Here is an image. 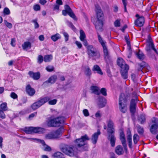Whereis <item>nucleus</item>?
I'll return each instance as SVG.
<instances>
[{"instance_id":"obj_52","label":"nucleus","mask_w":158,"mask_h":158,"mask_svg":"<svg viewBox=\"0 0 158 158\" xmlns=\"http://www.w3.org/2000/svg\"><path fill=\"white\" fill-rule=\"evenodd\" d=\"M63 34L65 38V40L66 42H67L69 40V35L68 33L66 32H63Z\"/></svg>"},{"instance_id":"obj_27","label":"nucleus","mask_w":158,"mask_h":158,"mask_svg":"<svg viewBox=\"0 0 158 158\" xmlns=\"http://www.w3.org/2000/svg\"><path fill=\"white\" fill-rule=\"evenodd\" d=\"M92 70L94 71H96L98 73L101 75H102L103 73L100 67L97 65H94L92 69Z\"/></svg>"},{"instance_id":"obj_22","label":"nucleus","mask_w":158,"mask_h":158,"mask_svg":"<svg viewBox=\"0 0 158 158\" xmlns=\"http://www.w3.org/2000/svg\"><path fill=\"white\" fill-rule=\"evenodd\" d=\"M116 153L119 155H121L124 153L123 148L121 145H118L116 147L115 149Z\"/></svg>"},{"instance_id":"obj_63","label":"nucleus","mask_w":158,"mask_h":158,"mask_svg":"<svg viewBox=\"0 0 158 158\" xmlns=\"http://www.w3.org/2000/svg\"><path fill=\"white\" fill-rule=\"evenodd\" d=\"M33 22L35 23V28H38L39 27V25L36 20L33 21Z\"/></svg>"},{"instance_id":"obj_47","label":"nucleus","mask_w":158,"mask_h":158,"mask_svg":"<svg viewBox=\"0 0 158 158\" xmlns=\"http://www.w3.org/2000/svg\"><path fill=\"white\" fill-rule=\"evenodd\" d=\"M100 94H102L103 95L106 96L107 95L106 90L104 88H102L100 92Z\"/></svg>"},{"instance_id":"obj_32","label":"nucleus","mask_w":158,"mask_h":158,"mask_svg":"<svg viewBox=\"0 0 158 158\" xmlns=\"http://www.w3.org/2000/svg\"><path fill=\"white\" fill-rule=\"evenodd\" d=\"M24 138H25L27 139L36 140L37 141L40 142V143H41L44 146H45V145H46L44 141L43 140H40L36 138H27L25 137H24Z\"/></svg>"},{"instance_id":"obj_10","label":"nucleus","mask_w":158,"mask_h":158,"mask_svg":"<svg viewBox=\"0 0 158 158\" xmlns=\"http://www.w3.org/2000/svg\"><path fill=\"white\" fill-rule=\"evenodd\" d=\"M62 152L72 157L75 155V152L73 148L68 145H65L61 149Z\"/></svg>"},{"instance_id":"obj_36","label":"nucleus","mask_w":158,"mask_h":158,"mask_svg":"<svg viewBox=\"0 0 158 158\" xmlns=\"http://www.w3.org/2000/svg\"><path fill=\"white\" fill-rule=\"evenodd\" d=\"M60 36L59 34L57 33L51 36L52 40L54 41H56L60 38Z\"/></svg>"},{"instance_id":"obj_60","label":"nucleus","mask_w":158,"mask_h":158,"mask_svg":"<svg viewBox=\"0 0 158 158\" xmlns=\"http://www.w3.org/2000/svg\"><path fill=\"white\" fill-rule=\"evenodd\" d=\"M127 45L128 46V49L129 52V54H131V46L130 44V43H129V42H127Z\"/></svg>"},{"instance_id":"obj_43","label":"nucleus","mask_w":158,"mask_h":158,"mask_svg":"<svg viewBox=\"0 0 158 158\" xmlns=\"http://www.w3.org/2000/svg\"><path fill=\"white\" fill-rule=\"evenodd\" d=\"M67 25L70 27L73 31L76 30V28L73 23L67 21L66 22Z\"/></svg>"},{"instance_id":"obj_12","label":"nucleus","mask_w":158,"mask_h":158,"mask_svg":"<svg viewBox=\"0 0 158 158\" xmlns=\"http://www.w3.org/2000/svg\"><path fill=\"white\" fill-rule=\"evenodd\" d=\"M138 101V99L136 98V100L135 99H132L130 102V110L131 113L132 114H134L136 111V107L137 102Z\"/></svg>"},{"instance_id":"obj_4","label":"nucleus","mask_w":158,"mask_h":158,"mask_svg":"<svg viewBox=\"0 0 158 158\" xmlns=\"http://www.w3.org/2000/svg\"><path fill=\"white\" fill-rule=\"evenodd\" d=\"M64 123V118L63 117H59L53 119H49L47 122L48 127H57L59 124Z\"/></svg>"},{"instance_id":"obj_46","label":"nucleus","mask_w":158,"mask_h":158,"mask_svg":"<svg viewBox=\"0 0 158 158\" xmlns=\"http://www.w3.org/2000/svg\"><path fill=\"white\" fill-rule=\"evenodd\" d=\"M3 12L4 15H9L10 14V10L7 7L4 8Z\"/></svg>"},{"instance_id":"obj_16","label":"nucleus","mask_w":158,"mask_h":158,"mask_svg":"<svg viewBox=\"0 0 158 158\" xmlns=\"http://www.w3.org/2000/svg\"><path fill=\"white\" fill-rule=\"evenodd\" d=\"M106 104V100L102 96H99L98 98V105L100 108L104 107Z\"/></svg>"},{"instance_id":"obj_2","label":"nucleus","mask_w":158,"mask_h":158,"mask_svg":"<svg viewBox=\"0 0 158 158\" xmlns=\"http://www.w3.org/2000/svg\"><path fill=\"white\" fill-rule=\"evenodd\" d=\"M89 138L88 135L85 134L83 136H81L80 139H77L75 141V146L79 148L84 146L83 148L84 151L88 150V146L86 145V141L89 140Z\"/></svg>"},{"instance_id":"obj_35","label":"nucleus","mask_w":158,"mask_h":158,"mask_svg":"<svg viewBox=\"0 0 158 158\" xmlns=\"http://www.w3.org/2000/svg\"><path fill=\"white\" fill-rule=\"evenodd\" d=\"M138 120L141 124H143L146 120L145 115L143 114L140 115L139 117Z\"/></svg>"},{"instance_id":"obj_40","label":"nucleus","mask_w":158,"mask_h":158,"mask_svg":"<svg viewBox=\"0 0 158 158\" xmlns=\"http://www.w3.org/2000/svg\"><path fill=\"white\" fill-rule=\"evenodd\" d=\"M23 131L25 132L26 134H31L32 132V127H26L24 130Z\"/></svg>"},{"instance_id":"obj_48","label":"nucleus","mask_w":158,"mask_h":158,"mask_svg":"<svg viewBox=\"0 0 158 158\" xmlns=\"http://www.w3.org/2000/svg\"><path fill=\"white\" fill-rule=\"evenodd\" d=\"M54 67L52 66L49 65L46 67V70L49 72H51L54 70Z\"/></svg>"},{"instance_id":"obj_18","label":"nucleus","mask_w":158,"mask_h":158,"mask_svg":"<svg viewBox=\"0 0 158 158\" xmlns=\"http://www.w3.org/2000/svg\"><path fill=\"white\" fill-rule=\"evenodd\" d=\"M28 74L30 77L32 78L34 80H37L40 78V73L39 72L34 73L32 71H30L29 72Z\"/></svg>"},{"instance_id":"obj_28","label":"nucleus","mask_w":158,"mask_h":158,"mask_svg":"<svg viewBox=\"0 0 158 158\" xmlns=\"http://www.w3.org/2000/svg\"><path fill=\"white\" fill-rule=\"evenodd\" d=\"M120 139L122 144L126 143L125 135L123 132L120 133Z\"/></svg>"},{"instance_id":"obj_6","label":"nucleus","mask_w":158,"mask_h":158,"mask_svg":"<svg viewBox=\"0 0 158 158\" xmlns=\"http://www.w3.org/2000/svg\"><path fill=\"white\" fill-rule=\"evenodd\" d=\"M155 46L152 38L150 35H148V39L147 40V44L145 50L147 52V55L150 56L152 53V50H153Z\"/></svg>"},{"instance_id":"obj_37","label":"nucleus","mask_w":158,"mask_h":158,"mask_svg":"<svg viewBox=\"0 0 158 158\" xmlns=\"http://www.w3.org/2000/svg\"><path fill=\"white\" fill-rule=\"evenodd\" d=\"M80 39L81 41L83 40H84L86 38L85 34L84 31L82 30H80Z\"/></svg>"},{"instance_id":"obj_34","label":"nucleus","mask_w":158,"mask_h":158,"mask_svg":"<svg viewBox=\"0 0 158 158\" xmlns=\"http://www.w3.org/2000/svg\"><path fill=\"white\" fill-rule=\"evenodd\" d=\"M52 59V55H47L44 57V61L45 62H50Z\"/></svg>"},{"instance_id":"obj_9","label":"nucleus","mask_w":158,"mask_h":158,"mask_svg":"<svg viewBox=\"0 0 158 158\" xmlns=\"http://www.w3.org/2000/svg\"><path fill=\"white\" fill-rule=\"evenodd\" d=\"M64 9L65 10L62 11V14L66 16L67 14H68L70 17L73 18L74 20H77L76 16L69 5H66L64 6Z\"/></svg>"},{"instance_id":"obj_54","label":"nucleus","mask_w":158,"mask_h":158,"mask_svg":"<svg viewBox=\"0 0 158 158\" xmlns=\"http://www.w3.org/2000/svg\"><path fill=\"white\" fill-rule=\"evenodd\" d=\"M124 6V10L125 12H127L126 6L127 5V0H122Z\"/></svg>"},{"instance_id":"obj_26","label":"nucleus","mask_w":158,"mask_h":158,"mask_svg":"<svg viewBox=\"0 0 158 158\" xmlns=\"http://www.w3.org/2000/svg\"><path fill=\"white\" fill-rule=\"evenodd\" d=\"M109 137H110V143L112 147H114L115 146L116 138L114 137V134H109Z\"/></svg>"},{"instance_id":"obj_8","label":"nucleus","mask_w":158,"mask_h":158,"mask_svg":"<svg viewBox=\"0 0 158 158\" xmlns=\"http://www.w3.org/2000/svg\"><path fill=\"white\" fill-rule=\"evenodd\" d=\"M87 53L88 55L91 57L97 56L99 57L100 54L96 49L92 45H88L87 47Z\"/></svg>"},{"instance_id":"obj_59","label":"nucleus","mask_w":158,"mask_h":158,"mask_svg":"<svg viewBox=\"0 0 158 158\" xmlns=\"http://www.w3.org/2000/svg\"><path fill=\"white\" fill-rule=\"evenodd\" d=\"M139 67L138 69L139 71H142L143 69L145 67V66L142 64V63L139 64Z\"/></svg>"},{"instance_id":"obj_57","label":"nucleus","mask_w":158,"mask_h":158,"mask_svg":"<svg viewBox=\"0 0 158 158\" xmlns=\"http://www.w3.org/2000/svg\"><path fill=\"white\" fill-rule=\"evenodd\" d=\"M44 150L45 151L49 152L51 150V147L47 145L46 144L45 145V146H44Z\"/></svg>"},{"instance_id":"obj_42","label":"nucleus","mask_w":158,"mask_h":158,"mask_svg":"<svg viewBox=\"0 0 158 158\" xmlns=\"http://www.w3.org/2000/svg\"><path fill=\"white\" fill-rule=\"evenodd\" d=\"M137 131L140 135H142L144 132V130L143 127L139 125L137 127Z\"/></svg>"},{"instance_id":"obj_13","label":"nucleus","mask_w":158,"mask_h":158,"mask_svg":"<svg viewBox=\"0 0 158 158\" xmlns=\"http://www.w3.org/2000/svg\"><path fill=\"white\" fill-rule=\"evenodd\" d=\"M129 69L128 65H126L124 68L121 69V74L122 77L124 79H126L128 78V71Z\"/></svg>"},{"instance_id":"obj_11","label":"nucleus","mask_w":158,"mask_h":158,"mask_svg":"<svg viewBox=\"0 0 158 158\" xmlns=\"http://www.w3.org/2000/svg\"><path fill=\"white\" fill-rule=\"evenodd\" d=\"M135 17L137 19L135 20L134 23L135 25L138 27H142L144 23V18L143 16H139V15L137 14Z\"/></svg>"},{"instance_id":"obj_3","label":"nucleus","mask_w":158,"mask_h":158,"mask_svg":"<svg viewBox=\"0 0 158 158\" xmlns=\"http://www.w3.org/2000/svg\"><path fill=\"white\" fill-rule=\"evenodd\" d=\"M128 96L124 93H121L119 98V106L120 110L123 113L127 111V105Z\"/></svg>"},{"instance_id":"obj_31","label":"nucleus","mask_w":158,"mask_h":158,"mask_svg":"<svg viewBox=\"0 0 158 158\" xmlns=\"http://www.w3.org/2000/svg\"><path fill=\"white\" fill-rule=\"evenodd\" d=\"M52 156L54 158H64V155L60 152L55 153Z\"/></svg>"},{"instance_id":"obj_33","label":"nucleus","mask_w":158,"mask_h":158,"mask_svg":"<svg viewBox=\"0 0 158 158\" xmlns=\"http://www.w3.org/2000/svg\"><path fill=\"white\" fill-rule=\"evenodd\" d=\"M84 73L85 75L87 77H89L91 75V71L88 66L85 67Z\"/></svg>"},{"instance_id":"obj_38","label":"nucleus","mask_w":158,"mask_h":158,"mask_svg":"<svg viewBox=\"0 0 158 158\" xmlns=\"http://www.w3.org/2000/svg\"><path fill=\"white\" fill-rule=\"evenodd\" d=\"M136 55L138 58L140 60H143L145 58L144 54L142 52H141L140 51L136 54Z\"/></svg>"},{"instance_id":"obj_61","label":"nucleus","mask_w":158,"mask_h":158,"mask_svg":"<svg viewBox=\"0 0 158 158\" xmlns=\"http://www.w3.org/2000/svg\"><path fill=\"white\" fill-rule=\"evenodd\" d=\"M75 44L80 49L82 47V45L81 44L80 42L76 41L75 42Z\"/></svg>"},{"instance_id":"obj_45","label":"nucleus","mask_w":158,"mask_h":158,"mask_svg":"<svg viewBox=\"0 0 158 158\" xmlns=\"http://www.w3.org/2000/svg\"><path fill=\"white\" fill-rule=\"evenodd\" d=\"M44 60V58L43 56L41 55L38 56L37 58V62L38 63L41 64Z\"/></svg>"},{"instance_id":"obj_1","label":"nucleus","mask_w":158,"mask_h":158,"mask_svg":"<svg viewBox=\"0 0 158 158\" xmlns=\"http://www.w3.org/2000/svg\"><path fill=\"white\" fill-rule=\"evenodd\" d=\"M95 11L97 15L98 21L95 24L96 29L100 31H103V20L104 15L101 7L98 5H96Z\"/></svg>"},{"instance_id":"obj_15","label":"nucleus","mask_w":158,"mask_h":158,"mask_svg":"<svg viewBox=\"0 0 158 158\" xmlns=\"http://www.w3.org/2000/svg\"><path fill=\"white\" fill-rule=\"evenodd\" d=\"M127 139L128 145L129 148L131 149L133 147V146L132 140V135L131 131L129 130H128L127 131Z\"/></svg>"},{"instance_id":"obj_29","label":"nucleus","mask_w":158,"mask_h":158,"mask_svg":"<svg viewBox=\"0 0 158 158\" xmlns=\"http://www.w3.org/2000/svg\"><path fill=\"white\" fill-rule=\"evenodd\" d=\"M61 131L60 129H58L57 130L52 133L55 139L59 138L61 134Z\"/></svg>"},{"instance_id":"obj_30","label":"nucleus","mask_w":158,"mask_h":158,"mask_svg":"<svg viewBox=\"0 0 158 158\" xmlns=\"http://www.w3.org/2000/svg\"><path fill=\"white\" fill-rule=\"evenodd\" d=\"M22 47L23 50H27L28 48H31V43L29 42H26L22 44Z\"/></svg>"},{"instance_id":"obj_62","label":"nucleus","mask_w":158,"mask_h":158,"mask_svg":"<svg viewBox=\"0 0 158 158\" xmlns=\"http://www.w3.org/2000/svg\"><path fill=\"white\" fill-rule=\"evenodd\" d=\"M95 117L96 118L100 117L102 116L101 114L100 113V111L98 110L95 114Z\"/></svg>"},{"instance_id":"obj_58","label":"nucleus","mask_w":158,"mask_h":158,"mask_svg":"<svg viewBox=\"0 0 158 158\" xmlns=\"http://www.w3.org/2000/svg\"><path fill=\"white\" fill-rule=\"evenodd\" d=\"M83 112L85 116L87 117L89 115V112L88 110L85 109L83 110Z\"/></svg>"},{"instance_id":"obj_14","label":"nucleus","mask_w":158,"mask_h":158,"mask_svg":"<svg viewBox=\"0 0 158 158\" xmlns=\"http://www.w3.org/2000/svg\"><path fill=\"white\" fill-rule=\"evenodd\" d=\"M107 132L109 134L114 133V123L111 119H109L107 122Z\"/></svg>"},{"instance_id":"obj_51","label":"nucleus","mask_w":158,"mask_h":158,"mask_svg":"<svg viewBox=\"0 0 158 158\" xmlns=\"http://www.w3.org/2000/svg\"><path fill=\"white\" fill-rule=\"evenodd\" d=\"M57 100L54 99L52 100H49L48 102L49 104L51 105H54L56 104L57 102Z\"/></svg>"},{"instance_id":"obj_64","label":"nucleus","mask_w":158,"mask_h":158,"mask_svg":"<svg viewBox=\"0 0 158 158\" xmlns=\"http://www.w3.org/2000/svg\"><path fill=\"white\" fill-rule=\"evenodd\" d=\"M15 38L11 39V41L10 43L11 45L13 47H14L15 45V44L14 43H15Z\"/></svg>"},{"instance_id":"obj_19","label":"nucleus","mask_w":158,"mask_h":158,"mask_svg":"<svg viewBox=\"0 0 158 158\" xmlns=\"http://www.w3.org/2000/svg\"><path fill=\"white\" fill-rule=\"evenodd\" d=\"M45 129L43 128L40 127H32V132L36 133H43L44 132Z\"/></svg>"},{"instance_id":"obj_7","label":"nucleus","mask_w":158,"mask_h":158,"mask_svg":"<svg viewBox=\"0 0 158 158\" xmlns=\"http://www.w3.org/2000/svg\"><path fill=\"white\" fill-rule=\"evenodd\" d=\"M97 34L98 41L101 44L103 48L104 57V58H106V57L108 58L109 57V54L107 47L106 46V42L105 41L103 40L102 38L98 32H97Z\"/></svg>"},{"instance_id":"obj_56","label":"nucleus","mask_w":158,"mask_h":158,"mask_svg":"<svg viewBox=\"0 0 158 158\" xmlns=\"http://www.w3.org/2000/svg\"><path fill=\"white\" fill-rule=\"evenodd\" d=\"M6 117V115L4 113L3 110H0V118L2 119L5 118Z\"/></svg>"},{"instance_id":"obj_55","label":"nucleus","mask_w":158,"mask_h":158,"mask_svg":"<svg viewBox=\"0 0 158 158\" xmlns=\"http://www.w3.org/2000/svg\"><path fill=\"white\" fill-rule=\"evenodd\" d=\"M10 96L14 99H15L18 98L17 95L14 92H12L10 94Z\"/></svg>"},{"instance_id":"obj_5","label":"nucleus","mask_w":158,"mask_h":158,"mask_svg":"<svg viewBox=\"0 0 158 158\" xmlns=\"http://www.w3.org/2000/svg\"><path fill=\"white\" fill-rule=\"evenodd\" d=\"M51 99V97L49 96L41 97L31 105V107L33 110H35L48 102Z\"/></svg>"},{"instance_id":"obj_20","label":"nucleus","mask_w":158,"mask_h":158,"mask_svg":"<svg viewBox=\"0 0 158 158\" xmlns=\"http://www.w3.org/2000/svg\"><path fill=\"white\" fill-rule=\"evenodd\" d=\"M26 91L28 95L33 96L35 93V90L31 87L30 85H28L26 87Z\"/></svg>"},{"instance_id":"obj_39","label":"nucleus","mask_w":158,"mask_h":158,"mask_svg":"<svg viewBox=\"0 0 158 158\" xmlns=\"http://www.w3.org/2000/svg\"><path fill=\"white\" fill-rule=\"evenodd\" d=\"M0 108L2 110L6 111L7 110L8 107L7 104L6 102H4L2 103L0 105Z\"/></svg>"},{"instance_id":"obj_41","label":"nucleus","mask_w":158,"mask_h":158,"mask_svg":"<svg viewBox=\"0 0 158 158\" xmlns=\"http://www.w3.org/2000/svg\"><path fill=\"white\" fill-rule=\"evenodd\" d=\"M134 144H136L139 140V136L137 134H135L133 137Z\"/></svg>"},{"instance_id":"obj_17","label":"nucleus","mask_w":158,"mask_h":158,"mask_svg":"<svg viewBox=\"0 0 158 158\" xmlns=\"http://www.w3.org/2000/svg\"><path fill=\"white\" fill-rule=\"evenodd\" d=\"M101 134L99 130H98L97 132L95 133L92 136L91 140L92 143L94 144H95L97 143L98 136Z\"/></svg>"},{"instance_id":"obj_25","label":"nucleus","mask_w":158,"mask_h":158,"mask_svg":"<svg viewBox=\"0 0 158 158\" xmlns=\"http://www.w3.org/2000/svg\"><path fill=\"white\" fill-rule=\"evenodd\" d=\"M158 127V125H157L156 123L153 124L152 125L150 129V131L153 134H156Z\"/></svg>"},{"instance_id":"obj_50","label":"nucleus","mask_w":158,"mask_h":158,"mask_svg":"<svg viewBox=\"0 0 158 158\" xmlns=\"http://www.w3.org/2000/svg\"><path fill=\"white\" fill-rule=\"evenodd\" d=\"M114 27H120V20L118 19L116 20L114 22Z\"/></svg>"},{"instance_id":"obj_24","label":"nucleus","mask_w":158,"mask_h":158,"mask_svg":"<svg viewBox=\"0 0 158 158\" xmlns=\"http://www.w3.org/2000/svg\"><path fill=\"white\" fill-rule=\"evenodd\" d=\"M57 79V76L56 75H53L51 76L47 81H45L44 82V83H47L48 82L52 84L56 82Z\"/></svg>"},{"instance_id":"obj_53","label":"nucleus","mask_w":158,"mask_h":158,"mask_svg":"<svg viewBox=\"0 0 158 158\" xmlns=\"http://www.w3.org/2000/svg\"><path fill=\"white\" fill-rule=\"evenodd\" d=\"M33 9L35 11L40 10V7L39 4H36L34 5L33 6Z\"/></svg>"},{"instance_id":"obj_44","label":"nucleus","mask_w":158,"mask_h":158,"mask_svg":"<svg viewBox=\"0 0 158 158\" xmlns=\"http://www.w3.org/2000/svg\"><path fill=\"white\" fill-rule=\"evenodd\" d=\"M46 139H55L52 133H50L46 134L45 135Z\"/></svg>"},{"instance_id":"obj_49","label":"nucleus","mask_w":158,"mask_h":158,"mask_svg":"<svg viewBox=\"0 0 158 158\" xmlns=\"http://www.w3.org/2000/svg\"><path fill=\"white\" fill-rule=\"evenodd\" d=\"M4 22L6 25L9 28H11L12 27V25L10 23L8 22L6 20H4Z\"/></svg>"},{"instance_id":"obj_23","label":"nucleus","mask_w":158,"mask_h":158,"mask_svg":"<svg viewBox=\"0 0 158 158\" xmlns=\"http://www.w3.org/2000/svg\"><path fill=\"white\" fill-rule=\"evenodd\" d=\"M117 64L118 65L120 66L121 69L124 68V67L126 65H128L127 64H125V63L122 58H118L117 61Z\"/></svg>"},{"instance_id":"obj_21","label":"nucleus","mask_w":158,"mask_h":158,"mask_svg":"<svg viewBox=\"0 0 158 158\" xmlns=\"http://www.w3.org/2000/svg\"><path fill=\"white\" fill-rule=\"evenodd\" d=\"M90 89L92 91V93L97 95L100 94V88L99 87L96 86L91 85L90 87Z\"/></svg>"}]
</instances>
